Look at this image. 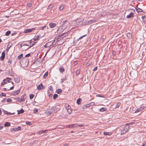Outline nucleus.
I'll return each mask as SVG.
<instances>
[{
	"mask_svg": "<svg viewBox=\"0 0 146 146\" xmlns=\"http://www.w3.org/2000/svg\"><path fill=\"white\" fill-rule=\"evenodd\" d=\"M31 54L30 53L27 54L25 56V57H29L31 56Z\"/></svg>",
	"mask_w": 146,
	"mask_h": 146,
	"instance_id": "680f3d73",
	"label": "nucleus"
},
{
	"mask_svg": "<svg viewBox=\"0 0 146 146\" xmlns=\"http://www.w3.org/2000/svg\"><path fill=\"white\" fill-rule=\"evenodd\" d=\"M25 95H26V94H24L23 95L21 96V98L22 99H23V100H24V101H25V99L24 98V97L25 96Z\"/></svg>",
	"mask_w": 146,
	"mask_h": 146,
	"instance_id": "c9c22d12",
	"label": "nucleus"
},
{
	"mask_svg": "<svg viewBox=\"0 0 146 146\" xmlns=\"http://www.w3.org/2000/svg\"><path fill=\"white\" fill-rule=\"evenodd\" d=\"M35 29V28H32L30 29H27L25 30L24 31V32L25 33H29L33 31H34Z\"/></svg>",
	"mask_w": 146,
	"mask_h": 146,
	"instance_id": "20e7f679",
	"label": "nucleus"
},
{
	"mask_svg": "<svg viewBox=\"0 0 146 146\" xmlns=\"http://www.w3.org/2000/svg\"><path fill=\"white\" fill-rule=\"evenodd\" d=\"M27 5L28 7H30L32 5L31 3H27Z\"/></svg>",
	"mask_w": 146,
	"mask_h": 146,
	"instance_id": "603ef678",
	"label": "nucleus"
},
{
	"mask_svg": "<svg viewBox=\"0 0 146 146\" xmlns=\"http://www.w3.org/2000/svg\"><path fill=\"white\" fill-rule=\"evenodd\" d=\"M12 101L11 100L10 98H7V102H11Z\"/></svg>",
	"mask_w": 146,
	"mask_h": 146,
	"instance_id": "6e6d98bb",
	"label": "nucleus"
},
{
	"mask_svg": "<svg viewBox=\"0 0 146 146\" xmlns=\"http://www.w3.org/2000/svg\"><path fill=\"white\" fill-rule=\"evenodd\" d=\"M81 99L80 98L78 99L76 101L78 105L80 104L81 102Z\"/></svg>",
	"mask_w": 146,
	"mask_h": 146,
	"instance_id": "4be33fe9",
	"label": "nucleus"
},
{
	"mask_svg": "<svg viewBox=\"0 0 146 146\" xmlns=\"http://www.w3.org/2000/svg\"><path fill=\"white\" fill-rule=\"evenodd\" d=\"M37 88L38 90H40L42 89H44L45 88V87L43 86L42 84L41 83L38 86Z\"/></svg>",
	"mask_w": 146,
	"mask_h": 146,
	"instance_id": "39448f33",
	"label": "nucleus"
},
{
	"mask_svg": "<svg viewBox=\"0 0 146 146\" xmlns=\"http://www.w3.org/2000/svg\"><path fill=\"white\" fill-rule=\"evenodd\" d=\"M80 73V70H77L76 72V73L77 74H79Z\"/></svg>",
	"mask_w": 146,
	"mask_h": 146,
	"instance_id": "13d9d810",
	"label": "nucleus"
},
{
	"mask_svg": "<svg viewBox=\"0 0 146 146\" xmlns=\"http://www.w3.org/2000/svg\"><path fill=\"white\" fill-rule=\"evenodd\" d=\"M24 46H29V45L27 44V43H21L20 45V47L21 48L22 47Z\"/></svg>",
	"mask_w": 146,
	"mask_h": 146,
	"instance_id": "c756f323",
	"label": "nucleus"
},
{
	"mask_svg": "<svg viewBox=\"0 0 146 146\" xmlns=\"http://www.w3.org/2000/svg\"><path fill=\"white\" fill-rule=\"evenodd\" d=\"M41 37V35H38L36 36L35 38H33V40L34 41H36V40H38L39 38Z\"/></svg>",
	"mask_w": 146,
	"mask_h": 146,
	"instance_id": "4468645a",
	"label": "nucleus"
},
{
	"mask_svg": "<svg viewBox=\"0 0 146 146\" xmlns=\"http://www.w3.org/2000/svg\"><path fill=\"white\" fill-rule=\"evenodd\" d=\"M76 125L75 124H74L73 125H69V127H75L76 126Z\"/></svg>",
	"mask_w": 146,
	"mask_h": 146,
	"instance_id": "79ce46f5",
	"label": "nucleus"
},
{
	"mask_svg": "<svg viewBox=\"0 0 146 146\" xmlns=\"http://www.w3.org/2000/svg\"><path fill=\"white\" fill-rule=\"evenodd\" d=\"M107 110V109L106 108H101L100 109V111L101 112H104V111H106Z\"/></svg>",
	"mask_w": 146,
	"mask_h": 146,
	"instance_id": "a878e982",
	"label": "nucleus"
},
{
	"mask_svg": "<svg viewBox=\"0 0 146 146\" xmlns=\"http://www.w3.org/2000/svg\"><path fill=\"white\" fill-rule=\"evenodd\" d=\"M58 107V106H56L52 107L51 110L52 112H56L58 111L59 110V108Z\"/></svg>",
	"mask_w": 146,
	"mask_h": 146,
	"instance_id": "7ed1b4c3",
	"label": "nucleus"
},
{
	"mask_svg": "<svg viewBox=\"0 0 146 146\" xmlns=\"http://www.w3.org/2000/svg\"><path fill=\"white\" fill-rule=\"evenodd\" d=\"M58 95L57 94H55L54 95L53 97V99L54 100L56 99V98H58Z\"/></svg>",
	"mask_w": 146,
	"mask_h": 146,
	"instance_id": "2f4dec72",
	"label": "nucleus"
},
{
	"mask_svg": "<svg viewBox=\"0 0 146 146\" xmlns=\"http://www.w3.org/2000/svg\"><path fill=\"white\" fill-rule=\"evenodd\" d=\"M11 32L10 31H7L6 32L5 34V35L6 36H8V35H9L11 34Z\"/></svg>",
	"mask_w": 146,
	"mask_h": 146,
	"instance_id": "7c9ffc66",
	"label": "nucleus"
},
{
	"mask_svg": "<svg viewBox=\"0 0 146 146\" xmlns=\"http://www.w3.org/2000/svg\"><path fill=\"white\" fill-rule=\"evenodd\" d=\"M135 9L136 11L138 13L143 12V10L141 9L138 8L137 6L136 7H135Z\"/></svg>",
	"mask_w": 146,
	"mask_h": 146,
	"instance_id": "6e6552de",
	"label": "nucleus"
},
{
	"mask_svg": "<svg viewBox=\"0 0 146 146\" xmlns=\"http://www.w3.org/2000/svg\"><path fill=\"white\" fill-rule=\"evenodd\" d=\"M47 44L48 45V46L49 47H50V46H51L52 45V44L51 43V42H48L47 43Z\"/></svg>",
	"mask_w": 146,
	"mask_h": 146,
	"instance_id": "de8ad7c7",
	"label": "nucleus"
},
{
	"mask_svg": "<svg viewBox=\"0 0 146 146\" xmlns=\"http://www.w3.org/2000/svg\"><path fill=\"white\" fill-rule=\"evenodd\" d=\"M14 99L17 100L19 102H24V100H23V99H21L19 97H17L16 98H14Z\"/></svg>",
	"mask_w": 146,
	"mask_h": 146,
	"instance_id": "9d476101",
	"label": "nucleus"
},
{
	"mask_svg": "<svg viewBox=\"0 0 146 146\" xmlns=\"http://www.w3.org/2000/svg\"><path fill=\"white\" fill-rule=\"evenodd\" d=\"M23 56V54H21L18 56V60L21 59Z\"/></svg>",
	"mask_w": 146,
	"mask_h": 146,
	"instance_id": "c85d7f7f",
	"label": "nucleus"
},
{
	"mask_svg": "<svg viewBox=\"0 0 146 146\" xmlns=\"http://www.w3.org/2000/svg\"><path fill=\"white\" fill-rule=\"evenodd\" d=\"M15 81L17 83H19L20 82V79L19 77H17L14 78Z\"/></svg>",
	"mask_w": 146,
	"mask_h": 146,
	"instance_id": "9b49d317",
	"label": "nucleus"
},
{
	"mask_svg": "<svg viewBox=\"0 0 146 146\" xmlns=\"http://www.w3.org/2000/svg\"><path fill=\"white\" fill-rule=\"evenodd\" d=\"M53 112H51V111H48L47 112V114L49 115H51V114H52V113Z\"/></svg>",
	"mask_w": 146,
	"mask_h": 146,
	"instance_id": "bf43d9fd",
	"label": "nucleus"
},
{
	"mask_svg": "<svg viewBox=\"0 0 146 146\" xmlns=\"http://www.w3.org/2000/svg\"><path fill=\"white\" fill-rule=\"evenodd\" d=\"M104 135H110V133H109V132H104Z\"/></svg>",
	"mask_w": 146,
	"mask_h": 146,
	"instance_id": "a19ab883",
	"label": "nucleus"
},
{
	"mask_svg": "<svg viewBox=\"0 0 146 146\" xmlns=\"http://www.w3.org/2000/svg\"><path fill=\"white\" fill-rule=\"evenodd\" d=\"M66 79H67V78H63L61 79V82H60V83H61V84L64 81H65V80H66Z\"/></svg>",
	"mask_w": 146,
	"mask_h": 146,
	"instance_id": "e433bc0d",
	"label": "nucleus"
},
{
	"mask_svg": "<svg viewBox=\"0 0 146 146\" xmlns=\"http://www.w3.org/2000/svg\"><path fill=\"white\" fill-rule=\"evenodd\" d=\"M17 111L18 112V114H19L21 113H22L24 112V111L23 109H21V110H18Z\"/></svg>",
	"mask_w": 146,
	"mask_h": 146,
	"instance_id": "2eb2a0df",
	"label": "nucleus"
},
{
	"mask_svg": "<svg viewBox=\"0 0 146 146\" xmlns=\"http://www.w3.org/2000/svg\"><path fill=\"white\" fill-rule=\"evenodd\" d=\"M17 34L16 32H14V33H12L11 34V36H14L16 35Z\"/></svg>",
	"mask_w": 146,
	"mask_h": 146,
	"instance_id": "0e129e2a",
	"label": "nucleus"
},
{
	"mask_svg": "<svg viewBox=\"0 0 146 146\" xmlns=\"http://www.w3.org/2000/svg\"><path fill=\"white\" fill-rule=\"evenodd\" d=\"M45 132V131L44 130H41L40 131H39V134H41L42 133H44Z\"/></svg>",
	"mask_w": 146,
	"mask_h": 146,
	"instance_id": "37998d69",
	"label": "nucleus"
},
{
	"mask_svg": "<svg viewBox=\"0 0 146 146\" xmlns=\"http://www.w3.org/2000/svg\"><path fill=\"white\" fill-rule=\"evenodd\" d=\"M48 71H46L45 72L44 75L43 76V79H45L46 78V77L48 75Z\"/></svg>",
	"mask_w": 146,
	"mask_h": 146,
	"instance_id": "dca6fc26",
	"label": "nucleus"
},
{
	"mask_svg": "<svg viewBox=\"0 0 146 146\" xmlns=\"http://www.w3.org/2000/svg\"><path fill=\"white\" fill-rule=\"evenodd\" d=\"M20 91V90H19L13 92L12 93L13 94V95H17L19 93Z\"/></svg>",
	"mask_w": 146,
	"mask_h": 146,
	"instance_id": "1a4fd4ad",
	"label": "nucleus"
},
{
	"mask_svg": "<svg viewBox=\"0 0 146 146\" xmlns=\"http://www.w3.org/2000/svg\"><path fill=\"white\" fill-rule=\"evenodd\" d=\"M62 90L60 89H58L56 90V92L58 94H60L61 93Z\"/></svg>",
	"mask_w": 146,
	"mask_h": 146,
	"instance_id": "412c9836",
	"label": "nucleus"
},
{
	"mask_svg": "<svg viewBox=\"0 0 146 146\" xmlns=\"http://www.w3.org/2000/svg\"><path fill=\"white\" fill-rule=\"evenodd\" d=\"M25 123L27 125H31L33 124L30 121H26Z\"/></svg>",
	"mask_w": 146,
	"mask_h": 146,
	"instance_id": "473e14b6",
	"label": "nucleus"
},
{
	"mask_svg": "<svg viewBox=\"0 0 146 146\" xmlns=\"http://www.w3.org/2000/svg\"><path fill=\"white\" fill-rule=\"evenodd\" d=\"M10 131L11 132H14V131H16L15 130V128H11L10 129Z\"/></svg>",
	"mask_w": 146,
	"mask_h": 146,
	"instance_id": "5fc2aeb1",
	"label": "nucleus"
},
{
	"mask_svg": "<svg viewBox=\"0 0 146 146\" xmlns=\"http://www.w3.org/2000/svg\"><path fill=\"white\" fill-rule=\"evenodd\" d=\"M144 108H145V107L144 106L141 107L140 108H138L137 110H135V113H137L139 111H141L142 110L144 109Z\"/></svg>",
	"mask_w": 146,
	"mask_h": 146,
	"instance_id": "0eeeda50",
	"label": "nucleus"
},
{
	"mask_svg": "<svg viewBox=\"0 0 146 146\" xmlns=\"http://www.w3.org/2000/svg\"><path fill=\"white\" fill-rule=\"evenodd\" d=\"M0 96H5L6 95L4 93H2L1 94Z\"/></svg>",
	"mask_w": 146,
	"mask_h": 146,
	"instance_id": "09e8293b",
	"label": "nucleus"
},
{
	"mask_svg": "<svg viewBox=\"0 0 146 146\" xmlns=\"http://www.w3.org/2000/svg\"><path fill=\"white\" fill-rule=\"evenodd\" d=\"M34 94H31L29 96V97L30 99H32L34 97Z\"/></svg>",
	"mask_w": 146,
	"mask_h": 146,
	"instance_id": "f704fd0d",
	"label": "nucleus"
},
{
	"mask_svg": "<svg viewBox=\"0 0 146 146\" xmlns=\"http://www.w3.org/2000/svg\"><path fill=\"white\" fill-rule=\"evenodd\" d=\"M86 35H84L80 37L79 38L77 39L76 40H75V41H78L79 40H80V39H82L83 37L86 36Z\"/></svg>",
	"mask_w": 146,
	"mask_h": 146,
	"instance_id": "cd10ccee",
	"label": "nucleus"
},
{
	"mask_svg": "<svg viewBox=\"0 0 146 146\" xmlns=\"http://www.w3.org/2000/svg\"><path fill=\"white\" fill-rule=\"evenodd\" d=\"M128 131L124 127L122 129L121 131V134L122 135H123L127 131Z\"/></svg>",
	"mask_w": 146,
	"mask_h": 146,
	"instance_id": "423d86ee",
	"label": "nucleus"
},
{
	"mask_svg": "<svg viewBox=\"0 0 146 146\" xmlns=\"http://www.w3.org/2000/svg\"><path fill=\"white\" fill-rule=\"evenodd\" d=\"M11 79L9 78H7L6 79H4L2 82L1 83V85H5L7 84L8 82L9 83L10 82V81L11 80Z\"/></svg>",
	"mask_w": 146,
	"mask_h": 146,
	"instance_id": "f257e3e1",
	"label": "nucleus"
},
{
	"mask_svg": "<svg viewBox=\"0 0 146 146\" xmlns=\"http://www.w3.org/2000/svg\"><path fill=\"white\" fill-rule=\"evenodd\" d=\"M59 70L61 73H63L64 71V69L62 67H60L59 69Z\"/></svg>",
	"mask_w": 146,
	"mask_h": 146,
	"instance_id": "f3484780",
	"label": "nucleus"
},
{
	"mask_svg": "<svg viewBox=\"0 0 146 146\" xmlns=\"http://www.w3.org/2000/svg\"><path fill=\"white\" fill-rule=\"evenodd\" d=\"M90 106L94 105L95 103L94 102H92L89 103Z\"/></svg>",
	"mask_w": 146,
	"mask_h": 146,
	"instance_id": "49530a36",
	"label": "nucleus"
},
{
	"mask_svg": "<svg viewBox=\"0 0 146 146\" xmlns=\"http://www.w3.org/2000/svg\"><path fill=\"white\" fill-rule=\"evenodd\" d=\"M8 45L7 46V48H6V50L7 51H8L9 50V49L11 47V46H10V47H8Z\"/></svg>",
	"mask_w": 146,
	"mask_h": 146,
	"instance_id": "338daca9",
	"label": "nucleus"
},
{
	"mask_svg": "<svg viewBox=\"0 0 146 146\" xmlns=\"http://www.w3.org/2000/svg\"><path fill=\"white\" fill-rule=\"evenodd\" d=\"M53 7V5L52 4L48 6V9H52Z\"/></svg>",
	"mask_w": 146,
	"mask_h": 146,
	"instance_id": "a18cd8bd",
	"label": "nucleus"
},
{
	"mask_svg": "<svg viewBox=\"0 0 146 146\" xmlns=\"http://www.w3.org/2000/svg\"><path fill=\"white\" fill-rule=\"evenodd\" d=\"M127 130H128V129L129 128V125L128 123L126 124H125V126L124 127Z\"/></svg>",
	"mask_w": 146,
	"mask_h": 146,
	"instance_id": "b1692460",
	"label": "nucleus"
},
{
	"mask_svg": "<svg viewBox=\"0 0 146 146\" xmlns=\"http://www.w3.org/2000/svg\"><path fill=\"white\" fill-rule=\"evenodd\" d=\"M27 42H29L28 43L30 44L29 45V46H30V45L31 44H32L31 43L32 42V40H30L29 41H27Z\"/></svg>",
	"mask_w": 146,
	"mask_h": 146,
	"instance_id": "3c124183",
	"label": "nucleus"
},
{
	"mask_svg": "<svg viewBox=\"0 0 146 146\" xmlns=\"http://www.w3.org/2000/svg\"><path fill=\"white\" fill-rule=\"evenodd\" d=\"M127 36L129 38H131L132 37L131 33H128L127 34Z\"/></svg>",
	"mask_w": 146,
	"mask_h": 146,
	"instance_id": "a211bd4d",
	"label": "nucleus"
},
{
	"mask_svg": "<svg viewBox=\"0 0 146 146\" xmlns=\"http://www.w3.org/2000/svg\"><path fill=\"white\" fill-rule=\"evenodd\" d=\"M33 113H37L38 111V110L37 109L34 108L33 110Z\"/></svg>",
	"mask_w": 146,
	"mask_h": 146,
	"instance_id": "72a5a7b5",
	"label": "nucleus"
},
{
	"mask_svg": "<svg viewBox=\"0 0 146 146\" xmlns=\"http://www.w3.org/2000/svg\"><path fill=\"white\" fill-rule=\"evenodd\" d=\"M66 109L67 110L68 113L69 114H70L72 112V109L71 108H68V109H67V108H66Z\"/></svg>",
	"mask_w": 146,
	"mask_h": 146,
	"instance_id": "393cba45",
	"label": "nucleus"
},
{
	"mask_svg": "<svg viewBox=\"0 0 146 146\" xmlns=\"http://www.w3.org/2000/svg\"><path fill=\"white\" fill-rule=\"evenodd\" d=\"M60 10H62L64 8V6L63 5H61L60 6Z\"/></svg>",
	"mask_w": 146,
	"mask_h": 146,
	"instance_id": "8fccbe9b",
	"label": "nucleus"
},
{
	"mask_svg": "<svg viewBox=\"0 0 146 146\" xmlns=\"http://www.w3.org/2000/svg\"><path fill=\"white\" fill-rule=\"evenodd\" d=\"M4 125L6 127L9 126L10 125V123L9 122H6L4 124Z\"/></svg>",
	"mask_w": 146,
	"mask_h": 146,
	"instance_id": "5701e85b",
	"label": "nucleus"
},
{
	"mask_svg": "<svg viewBox=\"0 0 146 146\" xmlns=\"http://www.w3.org/2000/svg\"><path fill=\"white\" fill-rule=\"evenodd\" d=\"M49 89L51 91H53V87L52 86H50L49 87Z\"/></svg>",
	"mask_w": 146,
	"mask_h": 146,
	"instance_id": "e2e57ef3",
	"label": "nucleus"
},
{
	"mask_svg": "<svg viewBox=\"0 0 146 146\" xmlns=\"http://www.w3.org/2000/svg\"><path fill=\"white\" fill-rule=\"evenodd\" d=\"M120 105H121V103L120 102L118 103L116 105L115 108H118L119 107V106H120Z\"/></svg>",
	"mask_w": 146,
	"mask_h": 146,
	"instance_id": "c03bdc74",
	"label": "nucleus"
},
{
	"mask_svg": "<svg viewBox=\"0 0 146 146\" xmlns=\"http://www.w3.org/2000/svg\"><path fill=\"white\" fill-rule=\"evenodd\" d=\"M87 22V23H86V24H90L92 23H93L92 20H90L88 21V22Z\"/></svg>",
	"mask_w": 146,
	"mask_h": 146,
	"instance_id": "4c0bfd02",
	"label": "nucleus"
},
{
	"mask_svg": "<svg viewBox=\"0 0 146 146\" xmlns=\"http://www.w3.org/2000/svg\"><path fill=\"white\" fill-rule=\"evenodd\" d=\"M14 87V86H12L11 87H10L9 89H8L7 90H12L13 89Z\"/></svg>",
	"mask_w": 146,
	"mask_h": 146,
	"instance_id": "052dcab7",
	"label": "nucleus"
},
{
	"mask_svg": "<svg viewBox=\"0 0 146 146\" xmlns=\"http://www.w3.org/2000/svg\"><path fill=\"white\" fill-rule=\"evenodd\" d=\"M84 125V124H82L81 125H77L76 126V127H81L83 126Z\"/></svg>",
	"mask_w": 146,
	"mask_h": 146,
	"instance_id": "4d7b16f0",
	"label": "nucleus"
},
{
	"mask_svg": "<svg viewBox=\"0 0 146 146\" xmlns=\"http://www.w3.org/2000/svg\"><path fill=\"white\" fill-rule=\"evenodd\" d=\"M56 25V24L55 23H50L49 24V26L51 28H53L55 27Z\"/></svg>",
	"mask_w": 146,
	"mask_h": 146,
	"instance_id": "ddd939ff",
	"label": "nucleus"
},
{
	"mask_svg": "<svg viewBox=\"0 0 146 146\" xmlns=\"http://www.w3.org/2000/svg\"><path fill=\"white\" fill-rule=\"evenodd\" d=\"M129 125H132V124H135V122L134 121H132V122H130L129 123Z\"/></svg>",
	"mask_w": 146,
	"mask_h": 146,
	"instance_id": "69168bd1",
	"label": "nucleus"
},
{
	"mask_svg": "<svg viewBox=\"0 0 146 146\" xmlns=\"http://www.w3.org/2000/svg\"><path fill=\"white\" fill-rule=\"evenodd\" d=\"M5 56L1 55L0 58V60L1 61L3 60L4 59Z\"/></svg>",
	"mask_w": 146,
	"mask_h": 146,
	"instance_id": "ea45409f",
	"label": "nucleus"
},
{
	"mask_svg": "<svg viewBox=\"0 0 146 146\" xmlns=\"http://www.w3.org/2000/svg\"><path fill=\"white\" fill-rule=\"evenodd\" d=\"M15 130L18 131L21 130V127L20 126H18L17 128H15Z\"/></svg>",
	"mask_w": 146,
	"mask_h": 146,
	"instance_id": "58836bf2",
	"label": "nucleus"
},
{
	"mask_svg": "<svg viewBox=\"0 0 146 146\" xmlns=\"http://www.w3.org/2000/svg\"><path fill=\"white\" fill-rule=\"evenodd\" d=\"M9 74L11 76H13L14 75V73L12 72H9Z\"/></svg>",
	"mask_w": 146,
	"mask_h": 146,
	"instance_id": "774afa93",
	"label": "nucleus"
},
{
	"mask_svg": "<svg viewBox=\"0 0 146 146\" xmlns=\"http://www.w3.org/2000/svg\"><path fill=\"white\" fill-rule=\"evenodd\" d=\"M3 111L4 112V114H6L7 115H9V114L11 115L12 114V113H11L10 112H8L7 111L4 110H3ZM14 114V113H12V114Z\"/></svg>",
	"mask_w": 146,
	"mask_h": 146,
	"instance_id": "aec40b11",
	"label": "nucleus"
},
{
	"mask_svg": "<svg viewBox=\"0 0 146 146\" xmlns=\"http://www.w3.org/2000/svg\"><path fill=\"white\" fill-rule=\"evenodd\" d=\"M84 20V19L83 18H80L76 20V23L77 25H81L83 24Z\"/></svg>",
	"mask_w": 146,
	"mask_h": 146,
	"instance_id": "f03ea898",
	"label": "nucleus"
},
{
	"mask_svg": "<svg viewBox=\"0 0 146 146\" xmlns=\"http://www.w3.org/2000/svg\"><path fill=\"white\" fill-rule=\"evenodd\" d=\"M35 43L34 41H32V42L31 43L32 44H31L30 45V46L27 48L26 50H27V49L30 48L31 47H32L35 44Z\"/></svg>",
	"mask_w": 146,
	"mask_h": 146,
	"instance_id": "6ab92c4d",
	"label": "nucleus"
},
{
	"mask_svg": "<svg viewBox=\"0 0 146 146\" xmlns=\"http://www.w3.org/2000/svg\"><path fill=\"white\" fill-rule=\"evenodd\" d=\"M143 21L144 22H146V17L145 16H142L141 17Z\"/></svg>",
	"mask_w": 146,
	"mask_h": 146,
	"instance_id": "bb28decb",
	"label": "nucleus"
},
{
	"mask_svg": "<svg viewBox=\"0 0 146 146\" xmlns=\"http://www.w3.org/2000/svg\"><path fill=\"white\" fill-rule=\"evenodd\" d=\"M67 21V20L64 21L62 22V25H64L66 22Z\"/></svg>",
	"mask_w": 146,
	"mask_h": 146,
	"instance_id": "864d4df0",
	"label": "nucleus"
},
{
	"mask_svg": "<svg viewBox=\"0 0 146 146\" xmlns=\"http://www.w3.org/2000/svg\"><path fill=\"white\" fill-rule=\"evenodd\" d=\"M133 15H134L133 13L132 12H131V13H130L129 14V15H127V16L126 18L128 19H129V18H130L132 17H133Z\"/></svg>",
	"mask_w": 146,
	"mask_h": 146,
	"instance_id": "f8f14e48",
	"label": "nucleus"
}]
</instances>
